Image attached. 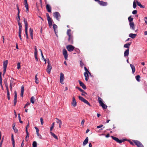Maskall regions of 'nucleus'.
Wrapping results in <instances>:
<instances>
[{
    "mask_svg": "<svg viewBox=\"0 0 147 147\" xmlns=\"http://www.w3.org/2000/svg\"><path fill=\"white\" fill-rule=\"evenodd\" d=\"M71 30L69 29L67 30V34L68 36V41L69 43L73 44V35L71 34Z\"/></svg>",
    "mask_w": 147,
    "mask_h": 147,
    "instance_id": "nucleus-1",
    "label": "nucleus"
},
{
    "mask_svg": "<svg viewBox=\"0 0 147 147\" xmlns=\"http://www.w3.org/2000/svg\"><path fill=\"white\" fill-rule=\"evenodd\" d=\"M98 101L100 104V105L102 107L103 109H107V106L106 105L103 103L102 102V99L99 96L98 97Z\"/></svg>",
    "mask_w": 147,
    "mask_h": 147,
    "instance_id": "nucleus-2",
    "label": "nucleus"
},
{
    "mask_svg": "<svg viewBox=\"0 0 147 147\" xmlns=\"http://www.w3.org/2000/svg\"><path fill=\"white\" fill-rule=\"evenodd\" d=\"M24 22L25 24V32L26 35V38L27 39L28 38V24L27 22L26 19L24 18Z\"/></svg>",
    "mask_w": 147,
    "mask_h": 147,
    "instance_id": "nucleus-3",
    "label": "nucleus"
},
{
    "mask_svg": "<svg viewBox=\"0 0 147 147\" xmlns=\"http://www.w3.org/2000/svg\"><path fill=\"white\" fill-rule=\"evenodd\" d=\"M111 137L113 140L115 141L117 143L120 144L122 142H123L127 140L126 139H124L122 140H120L119 139L117 138L112 136H111Z\"/></svg>",
    "mask_w": 147,
    "mask_h": 147,
    "instance_id": "nucleus-4",
    "label": "nucleus"
},
{
    "mask_svg": "<svg viewBox=\"0 0 147 147\" xmlns=\"http://www.w3.org/2000/svg\"><path fill=\"white\" fill-rule=\"evenodd\" d=\"M8 64V61L6 60L3 62V75H4L5 74L6 70V68Z\"/></svg>",
    "mask_w": 147,
    "mask_h": 147,
    "instance_id": "nucleus-5",
    "label": "nucleus"
},
{
    "mask_svg": "<svg viewBox=\"0 0 147 147\" xmlns=\"http://www.w3.org/2000/svg\"><path fill=\"white\" fill-rule=\"evenodd\" d=\"M78 98L80 100H81L84 103L88 105L89 106H90L91 105L83 97L79 96H78Z\"/></svg>",
    "mask_w": 147,
    "mask_h": 147,
    "instance_id": "nucleus-6",
    "label": "nucleus"
},
{
    "mask_svg": "<svg viewBox=\"0 0 147 147\" xmlns=\"http://www.w3.org/2000/svg\"><path fill=\"white\" fill-rule=\"evenodd\" d=\"M50 61H49V59H48V61L47 62L48 66L47 68V71L49 74H50V73L52 69V66L50 65Z\"/></svg>",
    "mask_w": 147,
    "mask_h": 147,
    "instance_id": "nucleus-7",
    "label": "nucleus"
},
{
    "mask_svg": "<svg viewBox=\"0 0 147 147\" xmlns=\"http://www.w3.org/2000/svg\"><path fill=\"white\" fill-rule=\"evenodd\" d=\"M53 16L55 18L58 20H59V19L61 17V16L60 13L58 12H55L53 13Z\"/></svg>",
    "mask_w": 147,
    "mask_h": 147,
    "instance_id": "nucleus-8",
    "label": "nucleus"
},
{
    "mask_svg": "<svg viewBox=\"0 0 147 147\" xmlns=\"http://www.w3.org/2000/svg\"><path fill=\"white\" fill-rule=\"evenodd\" d=\"M133 141L138 147H144L142 144L139 141L135 140H133Z\"/></svg>",
    "mask_w": 147,
    "mask_h": 147,
    "instance_id": "nucleus-9",
    "label": "nucleus"
},
{
    "mask_svg": "<svg viewBox=\"0 0 147 147\" xmlns=\"http://www.w3.org/2000/svg\"><path fill=\"white\" fill-rule=\"evenodd\" d=\"M95 1L100 5L102 6H106L107 5V3L106 2H104L103 1H100L99 0H96Z\"/></svg>",
    "mask_w": 147,
    "mask_h": 147,
    "instance_id": "nucleus-10",
    "label": "nucleus"
},
{
    "mask_svg": "<svg viewBox=\"0 0 147 147\" xmlns=\"http://www.w3.org/2000/svg\"><path fill=\"white\" fill-rule=\"evenodd\" d=\"M66 49L69 52H71L73 51L75 48V47L71 45H68L66 47Z\"/></svg>",
    "mask_w": 147,
    "mask_h": 147,
    "instance_id": "nucleus-11",
    "label": "nucleus"
},
{
    "mask_svg": "<svg viewBox=\"0 0 147 147\" xmlns=\"http://www.w3.org/2000/svg\"><path fill=\"white\" fill-rule=\"evenodd\" d=\"M63 55L64 56L65 59V60L67 59L68 55L67 52L65 49H63Z\"/></svg>",
    "mask_w": 147,
    "mask_h": 147,
    "instance_id": "nucleus-12",
    "label": "nucleus"
},
{
    "mask_svg": "<svg viewBox=\"0 0 147 147\" xmlns=\"http://www.w3.org/2000/svg\"><path fill=\"white\" fill-rule=\"evenodd\" d=\"M76 88L78 89L79 91L82 92V93L81 94L82 95L84 96L85 94H87V93L80 88L76 86Z\"/></svg>",
    "mask_w": 147,
    "mask_h": 147,
    "instance_id": "nucleus-13",
    "label": "nucleus"
},
{
    "mask_svg": "<svg viewBox=\"0 0 147 147\" xmlns=\"http://www.w3.org/2000/svg\"><path fill=\"white\" fill-rule=\"evenodd\" d=\"M19 14L20 13H18L17 15L18 18H17L18 22V25H19V27H22L21 24L20 22V19Z\"/></svg>",
    "mask_w": 147,
    "mask_h": 147,
    "instance_id": "nucleus-14",
    "label": "nucleus"
},
{
    "mask_svg": "<svg viewBox=\"0 0 147 147\" xmlns=\"http://www.w3.org/2000/svg\"><path fill=\"white\" fill-rule=\"evenodd\" d=\"M64 79V74L62 73H61L60 82L61 84H63V82Z\"/></svg>",
    "mask_w": 147,
    "mask_h": 147,
    "instance_id": "nucleus-15",
    "label": "nucleus"
},
{
    "mask_svg": "<svg viewBox=\"0 0 147 147\" xmlns=\"http://www.w3.org/2000/svg\"><path fill=\"white\" fill-rule=\"evenodd\" d=\"M14 106H15L17 102V94L16 91H14Z\"/></svg>",
    "mask_w": 147,
    "mask_h": 147,
    "instance_id": "nucleus-16",
    "label": "nucleus"
},
{
    "mask_svg": "<svg viewBox=\"0 0 147 147\" xmlns=\"http://www.w3.org/2000/svg\"><path fill=\"white\" fill-rule=\"evenodd\" d=\"M78 82L80 86H81L85 90L86 89V87L84 83L80 80H78Z\"/></svg>",
    "mask_w": 147,
    "mask_h": 147,
    "instance_id": "nucleus-17",
    "label": "nucleus"
},
{
    "mask_svg": "<svg viewBox=\"0 0 147 147\" xmlns=\"http://www.w3.org/2000/svg\"><path fill=\"white\" fill-rule=\"evenodd\" d=\"M71 104L74 107H75L77 105V102L75 98L74 97H73L72 98V102Z\"/></svg>",
    "mask_w": 147,
    "mask_h": 147,
    "instance_id": "nucleus-18",
    "label": "nucleus"
},
{
    "mask_svg": "<svg viewBox=\"0 0 147 147\" xmlns=\"http://www.w3.org/2000/svg\"><path fill=\"white\" fill-rule=\"evenodd\" d=\"M46 7L47 10L49 12H51V8L49 5L47 4Z\"/></svg>",
    "mask_w": 147,
    "mask_h": 147,
    "instance_id": "nucleus-19",
    "label": "nucleus"
},
{
    "mask_svg": "<svg viewBox=\"0 0 147 147\" xmlns=\"http://www.w3.org/2000/svg\"><path fill=\"white\" fill-rule=\"evenodd\" d=\"M129 25L130 26V28L132 30H135V25L134 22L129 23Z\"/></svg>",
    "mask_w": 147,
    "mask_h": 147,
    "instance_id": "nucleus-20",
    "label": "nucleus"
},
{
    "mask_svg": "<svg viewBox=\"0 0 147 147\" xmlns=\"http://www.w3.org/2000/svg\"><path fill=\"white\" fill-rule=\"evenodd\" d=\"M53 28L56 35L57 36V26L55 24H54L53 25Z\"/></svg>",
    "mask_w": 147,
    "mask_h": 147,
    "instance_id": "nucleus-21",
    "label": "nucleus"
},
{
    "mask_svg": "<svg viewBox=\"0 0 147 147\" xmlns=\"http://www.w3.org/2000/svg\"><path fill=\"white\" fill-rule=\"evenodd\" d=\"M22 27H19V36L21 40H22V38H21V34L22 32Z\"/></svg>",
    "mask_w": 147,
    "mask_h": 147,
    "instance_id": "nucleus-22",
    "label": "nucleus"
},
{
    "mask_svg": "<svg viewBox=\"0 0 147 147\" xmlns=\"http://www.w3.org/2000/svg\"><path fill=\"white\" fill-rule=\"evenodd\" d=\"M88 74L89 73L87 72H84V75L85 77V80L86 81H88L89 79V76L88 75Z\"/></svg>",
    "mask_w": 147,
    "mask_h": 147,
    "instance_id": "nucleus-23",
    "label": "nucleus"
},
{
    "mask_svg": "<svg viewBox=\"0 0 147 147\" xmlns=\"http://www.w3.org/2000/svg\"><path fill=\"white\" fill-rule=\"evenodd\" d=\"M136 2L137 4V5L139 6L140 8H145V7L144 5H142L141 3L139 2L138 0H136Z\"/></svg>",
    "mask_w": 147,
    "mask_h": 147,
    "instance_id": "nucleus-24",
    "label": "nucleus"
},
{
    "mask_svg": "<svg viewBox=\"0 0 147 147\" xmlns=\"http://www.w3.org/2000/svg\"><path fill=\"white\" fill-rule=\"evenodd\" d=\"M88 137H86L83 142V146H85L88 143Z\"/></svg>",
    "mask_w": 147,
    "mask_h": 147,
    "instance_id": "nucleus-25",
    "label": "nucleus"
},
{
    "mask_svg": "<svg viewBox=\"0 0 147 147\" xmlns=\"http://www.w3.org/2000/svg\"><path fill=\"white\" fill-rule=\"evenodd\" d=\"M48 21L49 25V26L51 27L52 24V20L51 18H49V19H47Z\"/></svg>",
    "mask_w": 147,
    "mask_h": 147,
    "instance_id": "nucleus-26",
    "label": "nucleus"
},
{
    "mask_svg": "<svg viewBox=\"0 0 147 147\" xmlns=\"http://www.w3.org/2000/svg\"><path fill=\"white\" fill-rule=\"evenodd\" d=\"M33 30L31 28H30L29 29L30 34L31 36V38L32 39H33Z\"/></svg>",
    "mask_w": 147,
    "mask_h": 147,
    "instance_id": "nucleus-27",
    "label": "nucleus"
},
{
    "mask_svg": "<svg viewBox=\"0 0 147 147\" xmlns=\"http://www.w3.org/2000/svg\"><path fill=\"white\" fill-rule=\"evenodd\" d=\"M131 42L126 43L124 45V47L127 48V49H129V47L131 45Z\"/></svg>",
    "mask_w": 147,
    "mask_h": 147,
    "instance_id": "nucleus-28",
    "label": "nucleus"
},
{
    "mask_svg": "<svg viewBox=\"0 0 147 147\" xmlns=\"http://www.w3.org/2000/svg\"><path fill=\"white\" fill-rule=\"evenodd\" d=\"M130 66L132 70V72L133 74H134L135 71V68L134 66L131 64H130Z\"/></svg>",
    "mask_w": 147,
    "mask_h": 147,
    "instance_id": "nucleus-29",
    "label": "nucleus"
},
{
    "mask_svg": "<svg viewBox=\"0 0 147 147\" xmlns=\"http://www.w3.org/2000/svg\"><path fill=\"white\" fill-rule=\"evenodd\" d=\"M137 34L132 33H130L129 35V36L133 39L135 38Z\"/></svg>",
    "mask_w": 147,
    "mask_h": 147,
    "instance_id": "nucleus-30",
    "label": "nucleus"
},
{
    "mask_svg": "<svg viewBox=\"0 0 147 147\" xmlns=\"http://www.w3.org/2000/svg\"><path fill=\"white\" fill-rule=\"evenodd\" d=\"M129 49H127L125 52L124 53V56L125 57L128 56L129 54Z\"/></svg>",
    "mask_w": 147,
    "mask_h": 147,
    "instance_id": "nucleus-31",
    "label": "nucleus"
},
{
    "mask_svg": "<svg viewBox=\"0 0 147 147\" xmlns=\"http://www.w3.org/2000/svg\"><path fill=\"white\" fill-rule=\"evenodd\" d=\"M24 91V87L23 86H22L21 88V96L23 97V96Z\"/></svg>",
    "mask_w": 147,
    "mask_h": 147,
    "instance_id": "nucleus-32",
    "label": "nucleus"
},
{
    "mask_svg": "<svg viewBox=\"0 0 147 147\" xmlns=\"http://www.w3.org/2000/svg\"><path fill=\"white\" fill-rule=\"evenodd\" d=\"M11 141L12 142V144L13 145V147H15V141L13 134L11 135Z\"/></svg>",
    "mask_w": 147,
    "mask_h": 147,
    "instance_id": "nucleus-33",
    "label": "nucleus"
},
{
    "mask_svg": "<svg viewBox=\"0 0 147 147\" xmlns=\"http://www.w3.org/2000/svg\"><path fill=\"white\" fill-rule=\"evenodd\" d=\"M35 82L37 84H38L39 83V81L37 78V74L35 75Z\"/></svg>",
    "mask_w": 147,
    "mask_h": 147,
    "instance_id": "nucleus-34",
    "label": "nucleus"
},
{
    "mask_svg": "<svg viewBox=\"0 0 147 147\" xmlns=\"http://www.w3.org/2000/svg\"><path fill=\"white\" fill-rule=\"evenodd\" d=\"M51 135L55 139L58 140V138L52 132H50Z\"/></svg>",
    "mask_w": 147,
    "mask_h": 147,
    "instance_id": "nucleus-35",
    "label": "nucleus"
},
{
    "mask_svg": "<svg viewBox=\"0 0 147 147\" xmlns=\"http://www.w3.org/2000/svg\"><path fill=\"white\" fill-rule=\"evenodd\" d=\"M26 136L25 138V140L26 141H28V139H27V138H29V133L28 131H26Z\"/></svg>",
    "mask_w": 147,
    "mask_h": 147,
    "instance_id": "nucleus-36",
    "label": "nucleus"
},
{
    "mask_svg": "<svg viewBox=\"0 0 147 147\" xmlns=\"http://www.w3.org/2000/svg\"><path fill=\"white\" fill-rule=\"evenodd\" d=\"M34 100H35L34 97L33 96H32L30 98V101L32 103L34 104Z\"/></svg>",
    "mask_w": 147,
    "mask_h": 147,
    "instance_id": "nucleus-37",
    "label": "nucleus"
},
{
    "mask_svg": "<svg viewBox=\"0 0 147 147\" xmlns=\"http://www.w3.org/2000/svg\"><path fill=\"white\" fill-rule=\"evenodd\" d=\"M140 76L139 75H138L137 76H136V80L138 82H140Z\"/></svg>",
    "mask_w": 147,
    "mask_h": 147,
    "instance_id": "nucleus-38",
    "label": "nucleus"
},
{
    "mask_svg": "<svg viewBox=\"0 0 147 147\" xmlns=\"http://www.w3.org/2000/svg\"><path fill=\"white\" fill-rule=\"evenodd\" d=\"M57 119L56 122L57 123H59V124H62V122L61 120L60 119H59L57 118H56Z\"/></svg>",
    "mask_w": 147,
    "mask_h": 147,
    "instance_id": "nucleus-39",
    "label": "nucleus"
},
{
    "mask_svg": "<svg viewBox=\"0 0 147 147\" xmlns=\"http://www.w3.org/2000/svg\"><path fill=\"white\" fill-rule=\"evenodd\" d=\"M5 87H6V90H9L8 86L7 80L6 81H5Z\"/></svg>",
    "mask_w": 147,
    "mask_h": 147,
    "instance_id": "nucleus-40",
    "label": "nucleus"
},
{
    "mask_svg": "<svg viewBox=\"0 0 147 147\" xmlns=\"http://www.w3.org/2000/svg\"><path fill=\"white\" fill-rule=\"evenodd\" d=\"M133 19V18H131V16L129 17L128 18V20H129V23L133 22H132Z\"/></svg>",
    "mask_w": 147,
    "mask_h": 147,
    "instance_id": "nucleus-41",
    "label": "nucleus"
},
{
    "mask_svg": "<svg viewBox=\"0 0 147 147\" xmlns=\"http://www.w3.org/2000/svg\"><path fill=\"white\" fill-rule=\"evenodd\" d=\"M32 147H37V143L36 141H34L32 143Z\"/></svg>",
    "mask_w": 147,
    "mask_h": 147,
    "instance_id": "nucleus-42",
    "label": "nucleus"
},
{
    "mask_svg": "<svg viewBox=\"0 0 147 147\" xmlns=\"http://www.w3.org/2000/svg\"><path fill=\"white\" fill-rule=\"evenodd\" d=\"M55 123H53L51 127L50 128V131H52L53 130V128L54 126Z\"/></svg>",
    "mask_w": 147,
    "mask_h": 147,
    "instance_id": "nucleus-43",
    "label": "nucleus"
},
{
    "mask_svg": "<svg viewBox=\"0 0 147 147\" xmlns=\"http://www.w3.org/2000/svg\"><path fill=\"white\" fill-rule=\"evenodd\" d=\"M18 117L19 120V121L20 122V123H23V121H22L21 120V117H20V114H18Z\"/></svg>",
    "mask_w": 147,
    "mask_h": 147,
    "instance_id": "nucleus-44",
    "label": "nucleus"
},
{
    "mask_svg": "<svg viewBox=\"0 0 147 147\" xmlns=\"http://www.w3.org/2000/svg\"><path fill=\"white\" fill-rule=\"evenodd\" d=\"M24 4L25 6H28L27 0H24Z\"/></svg>",
    "mask_w": 147,
    "mask_h": 147,
    "instance_id": "nucleus-45",
    "label": "nucleus"
},
{
    "mask_svg": "<svg viewBox=\"0 0 147 147\" xmlns=\"http://www.w3.org/2000/svg\"><path fill=\"white\" fill-rule=\"evenodd\" d=\"M136 2L135 1H134V2H133V7L134 8H135L136 7Z\"/></svg>",
    "mask_w": 147,
    "mask_h": 147,
    "instance_id": "nucleus-46",
    "label": "nucleus"
},
{
    "mask_svg": "<svg viewBox=\"0 0 147 147\" xmlns=\"http://www.w3.org/2000/svg\"><path fill=\"white\" fill-rule=\"evenodd\" d=\"M34 128L36 129L37 134L38 135L39 129L37 127H34Z\"/></svg>",
    "mask_w": 147,
    "mask_h": 147,
    "instance_id": "nucleus-47",
    "label": "nucleus"
},
{
    "mask_svg": "<svg viewBox=\"0 0 147 147\" xmlns=\"http://www.w3.org/2000/svg\"><path fill=\"white\" fill-rule=\"evenodd\" d=\"M15 80L13 78H11V79L10 80V84H13V80Z\"/></svg>",
    "mask_w": 147,
    "mask_h": 147,
    "instance_id": "nucleus-48",
    "label": "nucleus"
},
{
    "mask_svg": "<svg viewBox=\"0 0 147 147\" xmlns=\"http://www.w3.org/2000/svg\"><path fill=\"white\" fill-rule=\"evenodd\" d=\"M29 127V122H28L27 125L26 126V131H28V128Z\"/></svg>",
    "mask_w": 147,
    "mask_h": 147,
    "instance_id": "nucleus-49",
    "label": "nucleus"
},
{
    "mask_svg": "<svg viewBox=\"0 0 147 147\" xmlns=\"http://www.w3.org/2000/svg\"><path fill=\"white\" fill-rule=\"evenodd\" d=\"M84 68L85 71H86V72H85L89 73V74H91L89 72V71H88V69L86 67H84Z\"/></svg>",
    "mask_w": 147,
    "mask_h": 147,
    "instance_id": "nucleus-50",
    "label": "nucleus"
},
{
    "mask_svg": "<svg viewBox=\"0 0 147 147\" xmlns=\"http://www.w3.org/2000/svg\"><path fill=\"white\" fill-rule=\"evenodd\" d=\"M20 68V63L18 62L17 64V69H19Z\"/></svg>",
    "mask_w": 147,
    "mask_h": 147,
    "instance_id": "nucleus-51",
    "label": "nucleus"
},
{
    "mask_svg": "<svg viewBox=\"0 0 147 147\" xmlns=\"http://www.w3.org/2000/svg\"><path fill=\"white\" fill-rule=\"evenodd\" d=\"M137 10H134L132 11V13L133 14H136L137 13Z\"/></svg>",
    "mask_w": 147,
    "mask_h": 147,
    "instance_id": "nucleus-52",
    "label": "nucleus"
},
{
    "mask_svg": "<svg viewBox=\"0 0 147 147\" xmlns=\"http://www.w3.org/2000/svg\"><path fill=\"white\" fill-rule=\"evenodd\" d=\"M40 122H41V124L42 125H43V119L41 117L40 118Z\"/></svg>",
    "mask_w": 147,
    "mask_h": 147,
    "instance_id": "nucleus-53",
    "label": "nucleus"
},
{
    "mask_svg": "<svg viewBox=\"0 0 147 147\" xmlns=\"http://www.w3.org/2000/svg\"><path fill=\"white\" fill-rule=\"evenodd\" d=\"M80 66L81 67H83V66L84 65V64L82 62V61H80Z\"/></svg>",
    "mask_w": 147,
    "mask_h": 147,
    "instance_id": "nucleus-54",
    "label": "nucleus"
},
{
    "mask_svg": "<svg viewBox=\"0 0 147 147\" xmlns=\"http://www.w3.org/2000/svg\"><path fill=\"white\" fill-rule=\"evenodd\" d=\"M30 104V103L27 102V103L25 105L24 108H25L27 106L29 105Z\"/></svg>",
    "mask_w": 147,
    "mask_h": 147,
    "instance_id": "nucleus-55",
    "label": "nucleus"
},
{
    "mask_svg": "<svg viewBox=\"0 0 147 147\" xmlns=\"http://www.w3.org/2000/svg\"><path fill=\"white\" fill-rule=\"evenodd\" d=\"M25 7L26 8V12H27V13L28 12V11H29V10H28V6H25Z\"/></svg>",
    "mask_w": 147,
    "mask_h": 147,
    "instance_id": "nucleus-56",
    "label": "nucleus"
},
{
    "mask_svg": "<svg viewBox=\"0 0 147 147\" xmlns=\"http://www.w3.org/2000/svg\"><path fill=\"white\" fill-rule=\"evenodd\" d=\"M46 16L47 18V19L51 18L49 16V13H46Z\"/></svg>",
    "mask_w": 147,
    "mask_h": 147,
    "instance_id": "nucleus-57",
    "label": "nucleus"
},
{
    "mask_svg": "<svg viewBox=\"0 0 147 147\" xmlns=\"http://www.w3.org/2000/svg\"><path fill=\"white\" fill-rule=\"evenodd\" d=\"M2 73L1 72H0V82L1 83L2 82V78H1V75Z\"/></svg>",
    "mask_w": 147,
    "mask_h": 147,
    "instance_id": "nucleus-58",
    "label": "nucleus"
},
{
    "mask_svg": "<svg viewBox=\"0 0 147 147\" xmlns=\"http://www.w3.org/2000/svg\"><path fill=\"white\" fill-rule=\"evenodd\" d=\"M3 138H2L1 141L0 142V147H1V145L3 141Z\"/></svg>",
    "mask_w": 147,
    "mask_h": 147,
    "instance_id": "nucleus-59",
    "label": "nucleus"
},
{
    "mask_svg": "<svg viewBox=\"0 0 147 147\" xmlns=\"http://www.w3.org/2000/svg\"><path fill=\"white\" fill-rule=\"evenodd\" d=\"M103 126V125H99L97 126V128H99L101 127H102Z\"/></svg>",
    "mask_w": 147,
    "mask_h": 147,
    "instance_id": "nucleus-60",
    "label": "nucleus"
},
{
    "mask_svg": "<svg viewBox=\"0 0 147 147\" xmlns=\"http://www.w3.org/2000/svg\"><path fill=\"white\" fill-rule=\"evenodd\" d=\"M85 122V120L84 119H83L81 122V124L82 125H83L84 123Z\"/></svg>",
    "mask_w": 147,
    "mask_h": 147,
    "instance_id": "nucleus-61",
    "label": "nucleus"
},
{
    "mask_svg": "<svg viewBox=\"0 0 147 147\" xmlns=\"http://www.w3.org/2000/svg\"><path fill=\"white\" fill-rule=\"evenodd\" d=\"M34 56H37V51H34Z\"/></svg>",
    "mask_w": 147,
    "mask_h": 147,
    "instance_id": "nucleus-62",
    "label": "nucleus"
},
{
    "mask_svg": "<svg viewBox=\"0 0 147 147\" xmlns=\"http://www.w3.org/2000/svg\"><path fill=\"white\" fill-rule=\"evenodd\" d=\"M7 96H9V90H7Z\"/></svg>",
    "mask_w": 147,
    "mask_h": 147,
    "instance_id": "nucleus-63",
    "label": "nucleus"
},
{
    "mask_svg": "<svg viewBox=\"0 0 147 147\" xmlns=\"http://www.w3.org/2000/svg\"><path fill=\"white\" fill-rule=\"evenodd\" d=\"M145 19V23H146V24H147V17H146L144 18Z\"/></svg>",
    "mask_w": 147,
    "mask_h": 147,
    "instance_id": "nucleus-64",
    "label": "nucleus"
}]
</instances>
